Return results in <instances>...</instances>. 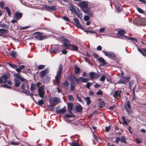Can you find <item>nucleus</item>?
<instances>
[{
  "label": "nucleus",
  "instance_id": "64",
  "mask_svg": "<svg viewBox=\"0 0 146 146\" xmlns=\"http://www.w3.org/2000/svg\"><path fill=\"white\" fill-rule=\"evenodd\" d=\"M62 53L63 54H66L67 53V52L66 50L64 49L63 50H62Z\"/></svg>",
  "mask_w": 146,
  "mask_h": 146
},
{
  "label": "nucleus",
  "instance_id": "24",
  "mask_svg": "<svg viewBox=\"0 0 146 146\" xmlns=\"http://www.w3.org/2000/svg\"><path fill=\"white\" fill-rule=\"evenodd\" d=\"M77 10L78 11V13L76 12V13H75V14L77 15L78 17L80 19H81L82 17V13L81 11H80L78 9H77Z\"/></svg>",
  "mask_w": 146,
  "mask_h": 146
},
{
  "label": "nucleus",
  "instance_id": "55",
  "mask_svg": "<svg viewBox=\"0 0 146 146\" xmlns=\"http://www.w3.org/2000/svg\"><path fill=\"white\" fill-rule=\"evenodd\" d=\"M126 38H128L129 40H133L135 41V42L137 41V40L136 38H130V37H128V36H126Z\"/></svg>",
  "mask_w": 146,
  "mask_h": 146
},
{
  "label": "nucleus",
  "instance_id": "3",
  "mask_svg": "<svg viewBox=\"0 0 146 146\" xmlns=\"http://www.w3.org/2000/svg\"><path fill=\"white\" fill-rule=\"evenodd\" d=\"M62 65H60L58 70L57 72V74L55 77V80H60L61 79V75L62 70Z\"/></svg>",
  "mask_w": 146,
  "mask_h": 146
},
{
  "label": "nucleus",
  "instance_id": "11",
  "mask_svg": "<svg viewBox=\"0 0 146 146\" xmlns=\"http://www.w3.org/2000/svg\"><path fill=\"white\" fill-rule=\"evenodd\" d=\"M45 9L48 11H50L51 10H55L56 9V7L54 5L48 6V5L45 6L44 7Z\"/></svg>",
  "mask_w": 146,
  "mask_h": 146
},
{
  "label": "nucleus",
  "instance_id": "48",
  "mask_svg": "<svg viewBox=\"0 0 146 146\" xmlns=\"http://www.w3.org/2000/svg\"><path fill=\"white\" fill-rule=\"evenodd\" d=\"M120 140V141L121 142H125V138L124 136L121 137Z\"/></svg>",
  "mask_w": 146,
  "mask_h": 146
},
{
  "label": "nucleus",
  "instance_id": "36",
  "mask_svg": "<svg viewBox=\"0 0 146 146\" xmlns=\"http://www.w3.org/2000/svg\"><path fill=\"white\" fill-rule=\"evenodd\" d=\"M6 10V11L7 13V14L9 16H10L11 14V13L10 9H9L8 7H6L5 9Z\"/></svg>",
  "mask_w": 146,
  "mask_h": 146
},
{
  "label": "nucleus",
  "instance_id": "18",
  "mask_svg": "<svg viewBox=\"0 0 146 146\" xmlns=\"http://www.w3.org/2000/svg\"><path fill=\"white\" fill-rule=\"evenodd\" d=\"M15 18L17 20L20 19L22 17V14L19 12H16L15 14Z\"/></svg>",
  "mask_w": 146,
  "mask_h": 146
},
{
  "label": "nucleus",
  "instance_id": "4",
  "mask_svg": "<svg viewBox=\"0 0 146 146\" xmlns=\"http://www.w3.org/2000/svg\"><path fill=\"white\" fill-rule=\"evenodd\" d=\"M102 52L104 53V54L109 58L112 59L114 58L115 57V55L114 53L111 52H107L102 50Z\"/></svg>",
  "mask_w": 146,
  "mask_h": 146
},
{
  "label": "nucleus",
  "instance_id": "2",
  "mask_svg": "<svg viewBox=\"0 0 146 146\" xmlns=\"http://www.w3.org/2000/svg\"><path fill=\"white\" fill-rule=\"evenodd\" d=\"M45 88L44 86H41L38 87V92L39 96L41 98H43L45 93Z\"/></svg>",
  "mask_w": 146,
  "mask_h": 146
},
{
  "label": "nucleus",
  "instance_id": "44",
  "mask_svg": "<svg viewBox=\"0 0 146 146\" xmlns=\"http://www.w3.org/2000/svg\"><path fill=\"white\" fill-rule=\"evenodd\" d=\"M48 109H49L50 110V111H52L54 109L53 106L50 105H48Z\"/></svg>",
  "mask_w": 146,
  "mask_h": 146
},
{
  "label": "nucleus",
  "instance_id": "17",
  "mask_svg": "<svg viewBox=\"0 0 146 146\" xmlns=\"http://www.w3.org/2000/svg\"><path fill=\"white\" fill-rule=\"evenodd\" d=\"M73 106V104L72 103H70L68 104V111L70 113H72V109Z\"/></svg>",
  "mask_w": 146,
  "mask_h": 146
},
{
  "label": "nucleus",
  "instance_id": "51",
  "mask_svg": "<svg viewBox=\"0 0 146 146\" xmlns=\"http://www.w3.org/2000/svg\"><path fill=\"white\" fill-rule=\"evenodd\" d=\"M71 46L73 50L74 51H77L78 50V48L76 46L72 45Z\"/></svg>",
  "mask_w": 146,
  "mask_h": 146
},
{
  "label": "nucleus",
  "instance_id": "8",
  "mask_svg": "<svg viewBox=\"0 0 146 146\" xmlns=\"http://www.w3.org/2000/svg\"><path fill=\"white\" fill-rule=\"evenodd\" d=\"M73 20L75 23V25L77 27L82 29H84V27L80 23L79 21L77 18H74Z\"/></svg>",
  "mask_w": 146,
  "mask_h": 146
},
{
  "label": "nucleus",
  "instance_id": "12",
  "mask_svg": "<svg viewBox=\"0 0 146 146\" xmlns=\"http://www.w3.org/2000/svg\"><path fill=\"white\" fill-rule=\"evenodd\" d=\"M83 11L90 17H92L93 16V13L92 11L90 9H86L84 10Z\"/></svg>",
  "mask_w": 146,
  "mask_h": 146
},
{
  "label": "nucleus",
  "instance_id": "16",
  "mask_svg": "<svg viewBox=\"0 0 146 146\" xmlns=\"http://www.w3.org/2000/svg\"><path fill=\"white\" fill-rule=\"evenodd\" d=\"M48 72V69H45L40 72V76L41 77H43Z\"/></svg>",
  "mask_w": 146,
  "mask_h": 146
},
{
  "label": "nucleus",
  "instance_id": "41",
  "mask_svg": "<svg viewBox=\"0 0 146 146\" xmlns=\"http://www.w3.org/2000/svg\"><path fill=\"white\" fill-rule=\"evenodd\" d=\"M80 71V69L79 67H76L75 68V73L76 74H78Z\"/></svg>",
  "mask_w": 146,
  "mask_h": 146
},
{
  "label": "nucleus",
  "instance_id": "26",
  "mask_svg": "<svg viewBox=\"0 0 146 146\" xmlns=\"http://www.w3.org/2000/svg\"><path fill=\"white\" fill-rule=\"evenodd\" d=\"M36 88V85L32 83V84L31 86V90L33 92Z\"/></svg>",
  "mask_w": 146,
  "mask_h": 146
},
{
  "label": "nucleus",
  "instance_id": "53",
  "mask_svg": "<svg viewBox=\"0 0 146 146\" xmlns=\"http://www.w3.org/2000/svg\"><path fill=\"white\" fill-rule=\"evenodd\" d=\"M137 11L139 13H144V11L143 10L141 9V8H138V7H137Z\"/></svg>",
  "mask_w": 146,
  "mask_h": 146
},
{
  "label": "nucleus",
  "instance_id": "19",
  "mask_svg": "<svg viewBox=\"0 0 146 146\" xmlns=\"http://www.w3.org/2000/svg\"><path fill=\"white\" fill-rule=\"evenodd\" d=\"M121 91H115L113 95V96L115 98H118L120 97Z\"/></svg>",
  "mask_w": 146,
  "mask_h": 146
},
{
  "label": "nucleus",
  "instance_id": "20",
  "mask_svg": "<svg viewBox=\"0 0 146 146\" xmlns=\"http://www.w3.org/2000/svg\"><path fill=\"white\" fill-rule=\"evenodd\" d=\"M125 33V32L123 30H121L119 31L117 33V35L118 36H124L126 37V36H124V34Z\"/></svg>",
  "mask_w": 146,
  "mask_h": 146
},
{
  "label": "nucleus",
  "instance_id": "58",
  "mask_svg": "<svg viewBox=\"0 0 146 146\" xmlns=\"http://www.w3.org/2000/svg\"><path fill=\"white\" fill-rule=\"evenodd\" d=\"M68 98L69 100L71 101H73L74 100V98L72 95L68 96Z\"/></svg>",
  "mask_w": 146,
  "mask_h": 146
},
{
  "label": "nucleus",
  "instance_id": "33",
  "mask_svg": "<svg viewBox=\"0 0 146 146\" xmlns=\"http://www.w3.org/2000/svg\"><path fill=\"white\" fill-rule=\"evenodd\" d=\"M70 144L71 146H80L78 143L75 142L70 143Z\"/></svg>",
  "mask_w": 146,
  "mask_h": 146
},
{
  "label": "nucleus",
  "instance_id": "59",
  "mask_svg": "<svg viewBox=\"0 0 146 146\" xmlns=\"http://www.w3.org/2000/svg\"><path fill=\"white\" fill-rule=\"evenodd\" d=\"M110 127H107L105 128V131L106 132H108L110 130Z\"/></svg>",
  "mask_w": 146,
  "mask_h": 146
},
{
  "label": "nucleus",
  "instance_id": "63",
  "mask_svg": "<svg viewBox=\"0 0 146 146\" xmlns=\"http://www.w3.org/2000/svg\"><path fill=\"white\" fill-rule=\"evenodd\" d=\"M119 141H120V138L119 137H117L116 138L115 142L117 143H118Z\"/></svg>",
  "mask_w": 146,
  "mask_h": 146
},
{
  "label": "nucleus",
  "instance_id": "32",
  "mask_svg": "<svg viewBox=\"0 0 146 146\" xmlns=\"http://www.w3.org/2000/svg\"><path fill=\"white\" fill-rule=\"evenodd\" d=\"M35 103L39 105H42L44 104V100L42 99H41L38 101V102H37L35 101Z\"/></svg>",
  "mask_w": 146,
  "mask_h": 146
},
{
  "label": "nucleus",
  "instance_id": "43",
  "mask_svg": "<svg viewBox=\"0 0 146 146\" xmlns=\"http://www.w3.org/2000/svg\"><path fill=\"white\" fill-rule=\"evenodd\" d=\"M135 88V87H134L133 88V98H132V100H135V92H134V90Z\"/></svg>",
  "mask_w": 146,
  "mask_h": 146
},
{
  "label": "nucleus",
  "instance_id": "21",
  "mask_svg": "<svg viewBox=\"0 0 146 146\" xmlns=\"http://www.w3.org/2000/svg\"><path fill=\"white\" fill-rule=\"evenodd\" d=\"M138 50L143 55L146 56V50L145 49H143L142 50L141 49L138 48Z\"/></svg>",
  "mask_w": 146,
  "mask_h": 146
},
{
  "label": "nucleus",
  "instance_id": "60",
  "mask_svg": "<svg viewBox=\"0 0 146 146\" xmlns=\"http://www.w3.org/2000/svg\"><path fill=\"white\" fill-rule=\"evenodd\" d=\"M125 81H123L122 79H120L118 81V83L121 84H125Z\"/></svg>",
  "mask_w": 146,
  "mask_h": 146
},
{
  "label": "nucleus",
  "instance_id": "47",
  "mask_svg": "<svg viewBox=\"0 0 146 146\" xmlns=\"http://www.w3.org/2000/svg\"><path fill=\"white\" fill-rule=\"evenodd\" d=\"M45 66L44 65H41L38 66V69L39 70L42 69L44 68Z\"/></svg>",
  "mask_w": 146,
  "mask_h": 146
},
{
  "label": "nucleus",
  "instance_id": "29",
  "mask_svg": "<svg viewBox=\"0 0 146 146\" xmlns=\"http://www.w3.org/2000/svg\"><path fill=\"white\" fill-rule=\"evenodd\" d=\"M70 91H74V86H75V83L73 82H72L70 84Z\"/></svg>",
  "mask_w": 146,
  "mask_h": 146
},
{
  "label": "nucleus",
  "instance_id": "52",
  "mask_svg": "<svg viewBox=\"0 0 146 146\" xmlns=\"http://www.w3.org/2000/svg\"><path fill=\"white\" fill-rule=\"evenodd\" d=\"M96 94L98 95H102V92L100 90H99L98 92L96 93Z\"/></svg>",
  "mask_w": 146,
  "mask_h": 146
},
{
  "label": "nucleus",
  "instance_id": "22",
  "mask_svg": "<svg viewBox=\"0 0 146 146\" xmlns=\"http://www.w3.org/2000/svg\"><path fill=\"white\" fill-rule=\"evenodd\" d=\"M66 110V107L64 106L62 109L57 110L56 111L57 113H63L65 112Z\"/></svg>",
  "mask_w": 146,
  "mask_h": 146
},
{
  "label": "nucleus",
  "instance_id": "10",
  "mask_svg": "<svg viewBox=\"0 0 146 146\" xmlns=\"http://www.w3.org/2000/svg\"><path fill=\"white\" fill-rule=\"evenodd\" d=\"M8 77L6 75H4L0 77V83H5Z\"/></svg>",
  "mask_w": 146,
  "mask_h": 146
},
{
  "label": "nucleus",
  "instance_id": "13",
  "mask_svg": "<svg viewBox=\"0 0 146 146\" xmlns=\"http://www.w3.org/2000/svg\"><path fill=\"white\" fill-rule=\"evenodd\" d=\"M71 45L70 41L67 39H65L63 41V44L62 46L65 47H68Z\"/></svg>",
  "mask_w": 146,
  "mask_h": 146
},
{
  "label": "nucleus",
  "instance_id": "50",
  "mask_svg": "<svg viewBox=\"0 0 146 146\" xmlns=\"http://www.w3.org/2000/svg\"><path fill=\"white\" fill-rule=\"evenodd\" d=\"M62 18L63 20L66 21H70V20L69 18L66 16H64L62 17Z\"/></svg>",
  "mask_w": 146,
  "mask_h": 146
},
{
  "label": "nucleus",
  "instance_id": "1",
  "mask_svg": "<svg viewBox=\"0 0 146 146\" xmlns=\"http://www.w3.org/2000/svg\"><path fill=\"white\" fill-rule=\"evenodd\" d=\"M15 76L17 78L15 79V86L16 87H18L20 85V82L17 79L20 80L22 81H24L25 80L24 78L21 77L19 74H15Z\"/></svg>",
  "mask_w": 146,
  "mask_h": 146
},
{
  "label": "nucleus",
  "instance_id": "34",
  "mask_svg": "<svg viewBox=\"0 0 146 146\" xmlns=\"http://www.w3.org/2000/svg\"><path fill=\"white\" fill-rule=\"evenodd\" d=\"M5 2L3 1H1L0 2V7L2 9H5V7H4Z\"/></svg>",
  "mask_w": 146,
  "mask_h": 146
},
{
  "label": "nucleus",
  "instance_id": "38",
  "mask_svg": "<svg viewBox=\"0 0 146 146\" xmlns=\"http://www.w3.org/2000/svg\"><path fill=\"white\" fill-rule=\"evenodd\" d=\"M62 84L63 86L66 88L68 87L69 86V84L67 81H66L64 83H62Z\"/></svg>",
  "mask_w": 146,
  "mask_h": 146
},
{
  "label": "nucleus",
  "instance_id": "28",
  "mask_svg": "<svg viewBox=\"0 0 146 146\" xmlns=\"http://www.w3.org/2000/svg\"><path fill=\"white\" fill-rule=\"evenodd\" d=\"M76 111L78 112H80L82 111V108L80 106H77L75 107Z\"/></svg>",
  "mask_w": 146,
  "mask_h": 146
},
{
  "label": "nucleus",
  "instance_id": "5",
  "mask_svg": "<svg viewBox=\"0 0 146 146\" xmlns=\"http://www.w3.org/2000/svg\"><path fill=\"white\" fill-rule=\"evenodd\" d=\"M79 5L83 11L85 10L88 6L87 3L86 1H82L80 2Z\"/></svg>",
  "mask_w": 146,
  "mask_h": 146
},
{
  "label": "nucleus",
  "instance_id": "49",
  "mask_svg": "<svg viewBox=\"0 0 146 146\" xmlns=\"http://www.w3.org/2000/svg\"><path fill=\"white\" fill-rule=\"evenodd\" d=\"M90 19V17L89 16L85 15L84 17V20L85 21H87L89 20Z\"/></svg>",
  "mask_w": 146,
  "mask_h": 146
},
{
  "label": "nucleus",
  "instance_id": "37",
  "mask_svg": "<svg viewBox=\"0 0 146 146\" xmlns=\"http://www.w3.org/2000/svg\"><path fill=\"white\" fill-rule=\"evenodd\" d=\"M10 144L13 145H17L20 144V143L19 142H14L12 141H10Z\"/></svg>",
  "mask_w": 146,
  "mask_h": 146
},
{
  "label": "nucleus",
  "instance_id": "31",
  "mask_svg": "<svg viewBox=\"0 0 146 146\" xmlns=\"http://www.w3.org/2000/svg\"><path fill=\"white\" fill-rule=\"evenodd\" d=\"M86 100V103L88 105L90 104L91 101L90 100V98L89 97H87L84 98Z\"/></svg>",
  "mask_w": 146,
  "mask_h": 146
},
{
  "label": "nucleus",
  "instance_id": "35",
  "mask_svg": "<svg viewBox=\"0 0 146 146\" xmlns=\"http://www.w3.org/2000/svg\"><path fill=\"white\" fill-rule=\"evenodd\" d=\"M98 60L101 63H102L104 64H106V63L105 61V60L102 57H100L98 58Z\"/></svg>",
  "mask_w": 146,
  "mask_h": 146
},
{
  "label": "nucleus",
  "instance_id": "9",
  "mask_svg": "<svg viewBox=\"0 0 146 146\" xmlns=\"http://www.w3.org/2000/svg\"><path fill=\"white\" fill-rule=\"evenodd\" d=\"M60 102V99L57 97H54L50 100V103L52 102L54 105L59 103Z\"/></svg>",
  "mask_w": 146,
  "mask_h": 146
},
{
  "label": "nucleus",
  "instance_id": "46",
  "mask_svg": "<svg viewBox=\"0 0 146 146\" xmlns=\"http://www.w3.org/2000/svg\"><path fill=\"white\" fill-rule=\"evenodd\" d=\"M106 77L105 76H102L101 78L99 80L102 82H104L105 80Z\"/></svg>",
  "mask_w": 146,
  "mask_h": 146
},
{
  "label": "nucleus",
  "instance_id": "61",
  "mask_svg": "<svg viewBox=\"0 0 146 146\" xmlns=\"http://www.w3.org/2000/svg\"><path fill=\"white\" fill-rule=\"evenodd\" d=\"M129 79V78H127L124 77L122 79L123 80V81H125V84L126 83V82Z\"/></svg>",
  "mask_w": 146,
  "mask_h": 146
},
{
  "label": "nucleus",
  "instance_id": "54",
  "mask_svg": "<svg viewBox=\"0 0 146 146\" xmlns=\"http://www.w3.org/2000/svg\"><path fill=\"white\" fill-rule=\"evenodd\" d=\"M2 87H3L5 88H9V89L11 88V87L8 86L7 84H4V85H2Z\"/></svg>",
  "mask_w": 146,
  "mask_h": 146
},
{
  "label": "nucleus",
  "instance_id": "40",
  "mask_svg": "<svg viewBox=\"0 0 146 146\" xmlns=\"http://www.w3.org/2000/svg\"><path fill=\"white\" fill-rule=\"evenodd\" d=\"M7 30L4 29H0V33H7Z\"/></svg>",
  "mask_w": 146,
  "mask_h": 146
},
{
  "label": "nucleus",
  "instance_id": "14",
  "mask_svg": "<svg viewBox=\"0 0 146 146\" xmlns=\"http://www.w3.org/2000/svg\"><path fill=\"white\" fill-rule=\"evenodd\" d=\"M89 75L91 80L92 79L98 78V74L93 72L90 73Z\"/></svg>",
  "mask_w": 146,
  "mask_h": 146
},
{
  "label": "nucleus",
  "instance_id": "57",
  "mask_svg": "<svg viewBox=\"0 0 146 146\" xmlns=\"http://www.w3.org/2000/svg\"><path fill=\"white\" fill-rule=\"evenodd\" d=\"M91 83L90 82H88L86 85L85 87L88 88V89H89L90 88V86Z\"/></svg>",
  "mask_w": 146,
  "mask_h": 146
},
{
  "label": "nucleus",
  "instance_id": "56",
  "mask_svg": "<svg viewBox=\"0 0 146 146\" xmlns=\"http://www.w3.org/2000/svg\"><path fill=\"white\" fill-rule=\"evenodd\" d=\"M105 30V28L104 27L101 28L99 29V31L100 32L103 33Z\"/></svg>",
  "mask_w": 146,
  "mask_h": 146
},
{
  "label": "nucleus",
  "instance_id": "23",
  "mask_svg": "<svg viewBox=\"0 0 146 146\" xmlns=\"http://www.w3.org/2000/svg\"><path fill=\"white\" fill-rule=\"evenodd\" d=\"M19 68H17L16 70L18 72L20 73L21 72V70H23L25 67V66L23 65L19 66Z\"/></svg>",
  "mask_w": 146,
  "mask_h": 146
},
{
  "label": "nucleus",
  "instance_id": "30",
  "mask_svg": "<svg viewBox=\"0 0 146 146\" xmlns=\"http://www.w3.org/2000/svg\"><path fill=\"white\" fill-rule=\"evenodd\" d=\"M70 10L71 12H73L74 13H76L77 11H76L75 9L74 8V7L72 5H71L70 6Z\"/></svg>",
  "mask_w": 146,
  "mask_h": 146
},
{
  "label": "nucleus",
  "instance_id": "25",
  "mask_svg": "<svg viewBox=\"0 0 146 146\" xmlns=\"http://www.w3.org/2000/svg\"><path fill=\"white\" fill-rule=\"evenodd\" d=\"M105 102L102 100H101L99 102L98 105L99 107L102 108L104 106Z\"/></svg>",
  "mask_w": 146,
  "mask_h": 146
},
{
  "label": "nucleus",
  "instance_id": "42",
  "mask_svg": "<svg viewBox=\"0 0 146 146\" xmlns=\"http://www.w3.org/2000/svg\"><path fill=\"white\" fill-rule=\"evenodd\" d=\"M8 64L12 68H16V69L17 66H16V65H15V64H11L10 63V62L8 63Z\"/></svg>",
  "mask_w": 146,
  "mask_h": 146
},
{
  "label": "nucleus",
  "instance_id": "6",
  "mask_svg": "<svg viewBox=\"0 0 146 146\" xmlns=\"http://www.w3.org/2000/svg\"><path fill=\"white\" fill-rule=\"evenodd\" d=\"M125 107L128 113L130 114L132 113V110L130 108V102L129 101H127L126 102L125 106Z\"/></svg>",
  "mask_w": 146,
  "mask_h": 146
},
{
  "label": "nucleus",
  "instance_id": "27",
  "mask_svg": "<svg viewBox=\"0 0 146 146\" xmlns=\"http://www.w3.org/2000/svg\"><path fill=\"white\" fill-rule=\"evenodd\" d=\"M10 54L15 58H16L17 56V52L14 51H12L10 53Z\"/></svg>",
  "mask_w": 146,
  "mask_h": 146
},
{
  "label": "nucleus",
  "instance_id": "15",
  "mask_svg": "<svg viewBox=\"0 0 146 146\" xmlns=\"http://www.w3.org/2000/svg\"><path fill=\"white\" fill-rule=\"evenodd\" d=\"M36 39L38 40H42L45 38H47V36H43L41 35H38L35 36Z\"/></svg>",
  "mask_w": 146,
  "mask_h": 146
},
{
  "label": "nucleus",
  "instance_id": "39",
  "mask_svg": "<svg viewBox=\"0 0 146 146\" xmlns=\"http://www.w3.org/2000/svg\"><path fill=\"white\" fill-rule=\"evenodd\" d=\"M136 140L137 143H139L141 142L142 139L139 137H137L136 138Z\"/></svg>",
  "mask_w": 146,
  "mask_h": 146
},
{
  "label": "nucleus",
  "instance_id": "45",
  "mask_svg": "<svg viewBox=\"0 0 146 146\" xmlns=\"http://www.w3.org/2000/svg\"><path fill=\"white\" fill-rule=\"evenodd\" d=\"M22 92L26 94L27 95L29 96L30 95L29 92L25 90H23Z\"/></svg>",
  "mask_w": 146,
  "mask_h": 146
},
{
  "label": "nucleus",
  "instance_id": "7",
  "mask_svg": "<svg viewBox=\"0 0 146 146\" xmlns=\"http://www.w3.org/2000/svg\"><path fill=\"white\" fill-rule=\"evenodd\" d=\"M76 82L79 83V82H86L88 81L89 79L88 78H85L82 77H79L78 78H75Z\"/></svg>",
  "mask_w": 146,
  "mask_h": 146
},
{
  "label": "nucleus",
  "instance_id": "62",
  "mask_svg": "<svg viewBox=\"0 0 146 146\" xmlns=\"http://www.w3.org/2000/svg\"><path fill=\"white\" fill-rule=\"evenodd\" d=\"M102 48V47L101 46H98L96 48V49L98 50H100Z\"/></svg>",
  "mask_w": 146,
  "mask_h": 146
}]
</instances>
